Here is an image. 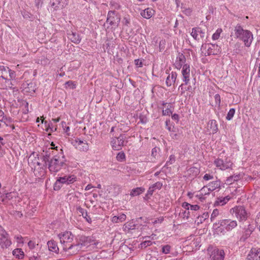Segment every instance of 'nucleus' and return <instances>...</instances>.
<instances>
[{"label": "nucleus", "mask_w": 260, "mask_h": 260, "mask_svg": "<svg viewBox=\"0 0 260 260\" xmlns=\"http://www.w3.org/2000/svg\"><path fill=\"white\" fill-rule=\"evenodd\" d=\"M182 74L183 77V81L185 84H187L189 81L190 68L186 64H184L182 68Z\"/></svg>", "instance_id": "nucleus-17"}, {"label": "nucleus", "mask_w": 260, "mask_h": 260, "mask_svg": "<svg viewBox=\"0 0 260 260\" xmlns=\"http://www.w3.org/2000/svg\"><path fill=\"white\" fill-rule=\"evenodd\" d=\"M74 145L76 148L81 151L86 152L89 149V145L86 141H82L77 138L74 141Z\"/></svg>", "instance_id": "nucleus-10"}, {"label": "nucleus", "mask_w": 260, "mask_h": 260, "mask_svg": "<svg viewBox=\"0 0 260 260\" xmlns=\"http://www.w3.org/2000/svg\"><path fill=\"white\" fill-rule=\"evenodd\" d=\"M127 223L128 224L129 229L134 230L135 229L136 225L134 223V222L133 221L129 222H127Z\"/></svg>", "instance_id": "nucleus-56"}, {"label": "nucleus", "mask_w": 260, "mask_h": 260, "mask_svg": "<svg viewBox=\"0 0 260 260\" xmlns=\"http://www.w3.org/2000/svg\"><path fill=\"white\" fill-rule=\"evenodd\" d=\"M15 72L9 69L8 67L5 68L4 66H0V81L1 80L10 78H15Z\"/></svg>", "instance_id": "nucleus-7"}, {"label": "nucleus", "mask_w": 260, "mask_h": 260, "mask_svg": "<svg viewBox=\"0 0 260 260\" xmlns=\"http://www.w3.org/2000/svg\"><path fill=\"white\" fill-rule=\"evenodd\" d=\"M209 191H208V186H205L201 190V195L203 196L204 194L205 195L208 194H209Z\"/></svg>", "instance_id": "nucleus-42"}, {"label": "nucleus", "mask_w": 260, "mask_h": 260, "mask_svg": "<svg viewBox=\"0 0 260 260\" xmlns=\"http://www.w3.org/2000/svg\"><path fill=\"white\" fill-rule=\"evenodd\" d=\"M88 259V257H86V256H82L80 257L79 260H87Z\"/></svg>", "instance_id": "nucleus-64"}, {"label": "nucleus", "mask_w": 260, "mask_h": 260, "mask_svg": "<svg viewBox=\"0 0 260 260\" xmlns=\"http://www.w3.org/2000/svg\"><path fill=\"white\" fill-rule=\"evenodd\" d=\"M201 50L202 53L207 56L219 53L221 52V48L216 44H205L202 45Z\"/></svg>", "instance_id": "nucleus-2"}, {"label": "nucleus", "mask_w": 260, "mask_h": 260, "mask_svg": "<svg viewBox=\"0 0 260 260\" xmlns=\"http://www.w3.org/2000/svg\"><path fill=\"white\" fill-rule=\"evenodd\" d=\"M175 160V156L174 155H171L170 156V161H171V164L172 162H174Z\"/></svg>", "instance_id": "nucleus-63"}, {"label": "nucleus", "mask_w": 260, "mask_h": 260, "mask_svg": "<svg viewBox=\"0 0 260 260\" xmlns=\"http://www.w3.org/2000/svg\"><path fill=\"white\" fill-rule=\"evenodd\" d=\"M255 222H256L257 226L258 227V228L260 230V213L257 216V217L255 219Z\"/></svg>", "instance_id": "nucleus-54"}, {"label": "nucleus", "mask_w": 260, "mask_h": 260, "mask_svg": "<svg viewBox=\"0 0 260 260\" xmlns=\"http://www.w3.org/2000/svg\"><path fill=\"white\" fill-rule=\"evenodd\" d=\"M117 147H116L115 146V148H116L117 150H119L121 149V147L123 146L124 145V136L122 135H120L119 137L117 138Z\"/></svg>", "instance_id": "nucleus-33"}, {"label": "nucleus", "mask_w": 260, "mask_h": 260, "mask_svg": "<svg viewBox=\"0 0 260 260\" xmlns=\"http://www.w3.org/2000/svg\"><path fill=\"white\" fill-rule=\"evenodd\" d=\"M116 159L119 161H122L125 159V155L123 152H119L116 155Z\"/></svg>", "instance_id": "nucleus-36"}, {"label": "nucleus", "mask_w": 260, "mask_h": 260, "mask_svg": "<svg viewBox=\"0 0 260 260\" xmlns=\"http://www.w3.org/2000/svg\"><path fill=\"white\" fill-rule=\"evenodd\" d=\"M230 213L240 221L246 220L247 213L245 208L242 206H236L230 210Z\"/></svg>", "instance_id": "nucleus-5"}, {"label": "nucleus", "mask_w": 260, "mask_h": 260, "mask_svg": "<svg viewBox=\"0 0 260 260\" xmlns=\"http://www.w3.org/2000/svg\"><path fill=\"white\" fill-rule=\"evenodd\" d=\"M243 35L241 40L244 42L246 46L249 47L253 40L252 33L249 30H246Z\"/></svg>", "instance_id": "nucleus-13"}, {"label": "nucleus", "mask_w": 260, "mask_h": 260, "mask_svg": "<svg viewBox=\"0 0 260 260\" xmlns=\"http://www.w3.org/2000/svg\"><path fill=\"white\" fill-rule=\"evenodd\" d=\"M34 173L36 177L38 178L42 177L45 175V170L43 167L38 169L36 166H35Z\"/></svg>", "instance_id": "nucleus-28"}, {"label": "nucleus", "mask_w": 260, "mask_h": 260, "mask_svg": "<svg viewBox=\"0 0 260 260\" xmlns=\"http://www.w3.org/2000/svg\"><path fill=\"white\" fill-rule=\"evenodd\" d=\"M96 242L91 237L82 236L79 239V242L78 244H75L76 247L75 250H73V253H76L79 251L82 247H87L90 245H95Z\"/></svg>", "instance_id": "nucleus-3"}, {"label": "nucleus", "mask_w": 260, "mask_h": 260, "mask_svg": "<svg viewBox=\"0 0 260 260\" xmlns=\"http://www.w3.org/2000/svg\"><path fill=\"white\" fill-rule=\"evenodd\" d=\"M220 224L221 226H225L227 231L232 230L237 225L236 221L228 219L222 220Z\"/></svg>", "instance_id": "nucleus-14"}, {"label": "nucleus", "mask_w": 260, "mask_h": 260, "mask_svg": "<svg viewBox=\"0 0 260 260\" xmlns=\"http://www.w3.org/2000/svg\"><path fill=\"white\" fill-rule=\"evenodd\" d=\"M235 109H234V108L231 109L229 110V111L227 114L226 119L228 120H230L231 119H232V118L233 117V116L235 114Z\"/></svg>", "instance_id": "nucleus-37"}, {"label": "nucleus", "mask_w": 260, "mask_h": 260, "mask_svg": "<svg viewBox=\"0 0 260 260\" xmlns=\"http://www.w3.org/2000/svg\"><path fill=\"white\" fill-rule=\"evenodd\" d=\"M171 247L169 245H166L162 247L161 252L165 254H168L170 252Z\"/></svg>", "instance_id": "nucleus-38"}, {"label": "nucleus", "mask_w": 260, "mask_h": 260, "mask_svg": "<svg viewBox=\"0 0 260 260\" xmlns=\"http://www.w3.org/2000/svg\"><path fill=\"white\" fill-rule=\"evenodd\" d=\"M93 188V186H92L91 184H88L87 185L86 187H85V190H90V189L92 188Z\"/></svg>", "instance_id": "nucleus-62"}, {"label": "nucleus", "mask_w": 260, "mask_h": 260, "mask_svg": "<svg viewBox=\"0 0 260 260\" xmlns=\"http://www.w3.org/2000/svg\"><path fill=\"white\" fill-rule=\"evenodd\" d=\"M161 186L162 185L160 183L157 182L154 184L152 186H154V188H155L156 187H157V188H160Z\"/></svg>", "instance_id": "nucleus-59"}, {"label": "nucleus", "mask_w": 260, "mask_h": 260, "mask_svg": "<svg viewBox=\"0 0 260 260\" xmlns=\"http://www.w3.org/2000/svg\"><path fill=\"white\" fill-rule=\"evenodd\" d=\"M68 38L72 42L75 43H79L80 41L79 35L75 32H72L68 34Z\"/></svg>", "instance_id": "nucleus-25"}, {"label": "nucleus", "mask_w": 260, "mask_h": 260, "mask_svg": "<svg viewBox=\"0 0 260 260\" xmlns=\"http://www.w3.org/2000/svg\"><path fill=\"white\" fill-rule=\"evenodd\" d=\"M14 78H10V77L7 79H5L1 81L0 83L2 84L3 86V88L7 89V88H13V84L11 81Z\"/></svg>", "instance_id": "nucleus-23"}, {"label": "nucleus", "mask_w": 260, "mask_h": 260, "mask_svg": "<svg viewBox=\"0 0 260 260\" xmlns=\"http://www.w3.org/2000/svg\"><path fill=\"white\" fill-rule=\"evenodd\" d=\"M6 120H7V117L5 115L4 112L0 110V121L5 122Z\"/></svg>", "instance_id": "nucleus-46"}, {"label": "nucleus", "mask_w": 260, "mask_h": 260, "mask_svg": "<svg viewBox=\"0 0 260 260\" xmlns=\"http://www.w3.org/2000/svg\"><path fill=\"white\" fill-rule=\"evenodd\" d=\"M214 163L217 168H219L222 170L231 168L233 165V163L230 160H228V159H226L225 161H224L221 159L217 158L214 160Z\"/></svg>", "instance_id": "nucleus-9"}, {"label": "nucleus", "mask_w": 260, "mask_h": 260, "mask_svg": "<svg viewBox=\"0 0 260 260\" xmlns=\"http://www.w3.org/2000/svg\"><path fill=\"white\" fill-rule=\"evenodd\" d=\"M13 254L19 259L22 258L24 256V253L22 249L20 248H17L14 249L13 251Z\"/></svg>", "instance_id": "nucleus-31"}, {"label": "nucleus", "mask_w": 260, "mask_h": 260, "mask_svg": "<svg viewBox=\"0 0 260 260\" xmlns=\"http://www.w3.org/2000/svg\"><path fill=\"white\" fill-rule=\"evenodd\" d=\"M39 158H35L34 162V167L36 166L38 169H40V168H42L41 167V164L38 161Z\"/></svg>", "instance_id": "nucleus-48"}, {"label": "nucleus", "mask_w": 260, "mask_h": 260, "mask_svg": "<svg viewBox=\"0 0 260 260\" xmlns=\"http://www.w3.org/2000/svg\"><path fill=\"white\" fill-rule=\"evenodd\" d=\"M240 179V175H234L228 177L226 180V183L229 184H232L234 182L237 181Z\"/></svg>", "instance_id": "nucleus-29"}, {"label": "nucleus", "mask_w": 260, "mask_h": 260, "mask_svg": "<svg viewBox=\"0 0 260 260\" xmlns=\"http://www.w3.org/2000/svg\"><path fill=\"white\" fill-rule=\"evenodd\" d=\"M219 215V211L218 209H214L211 215V220L212 221L215 218H216Z\"/></svg>", "instance_id": "nucleus-44"}, {"label": "nucleus", "mask_w": 260, "mask_h": 260, "mask_svg": "<svg viewBox=\"0 0 260 260\" xmlns=\"http://www.w3.org/2000/svg\"><path fill=\"white\" fill-rule=\"evenodd\" d=\"M159 151V148L156 147L153 148L152 150V155L154 157H156Z\"/></svg>", "instance_id": "nucleus-45"}, {"label": "nucleus", "mask_w": 260, "mask_h": 260, "mask_svg": "<svg viewBox=\"0 0 260 260\" xmlns=\"http://www.w3.org/2000/svg\"><path fill=\"white\" fill-rule=\"evenodd\" d=\"M144 191V189L142 187H137L133 189L131 192L130 195L131 196H137L140 194Z\"/></svg>", "instance_id": "nucleus-30"}, {"label": "nucleus", "mask_w": 260, "mask_h": 260, "mask_svg": "<svg viewBox=\"0 0 260 260\" xmlns=\"http://www.w3.org/2000/svg\"><path fill=\"white\" fill-rule=\"evenodd\" d=\"M47 245L49 250L55 253H57L58 252L59 248L57 246L56 243L54 240L48 241Z\"/></svg>", "instance_id": "nucleus-24"}, {"label": "nucleus", "mask_w": 260, "mask_h": 260, "mask_svg": "<svg viewBox=\"0 0 260 260\" xmlns=\"http://www.w3.org/2000/svg\"><path fill=\"white\" fill-rule=\"evenodd\" d=\"M123 229L124 231H128V230H130V229H129V226H128V224L126 223L125 224H124V225H123Z\"/></svg>", "instance_id": "nucleus-61"}, {"label": "nucleus", "mask_w": 260, "mask_h": 260, "mask_svg": "<svg viewBox=\"0 0 260 260\" xmlns=\"http://www.w3.org/2000/svg\"><path fill=\"white\" fill-rule=\"evenodd\" d=\"M76 181V177L74 175L64 176L58 178L54 184V189L59 190L63 184H70Z\"/></svg>", "instance_id": "nucleus-6"}, {"label": "nucleus", "mask_w": 260, "mask_h": 260, "mask_svg": "<svg viewBox=\"0 0 260 260\" xmlns=\"http://www.w3.org/2000/svg\"><path fill=\"white\" fill-rule=\"evenodd\" d=\"M154 186H150L148 190V193L149 194H152L154 190Z\"/></svg>", "instance_id": "nucleus-57"}, {"label": "nucleus", "mask_w": 260, "mask_h": 260, "mask_svg": "<svg viewBox=\"0 0 260 260\" xmlns=\"http://www.w3.org/2000/svg\"><path fill=\"white\" fill-rule=\"evenodd\" d=\"M66 85H68L71 88L74 89L75 88L76 85L72 81H69L66 83Z\"/></svg>", "instance_id": "nucleus-49"}, {"label": "nucleus", "mask_w": 260, "mask_h": 260, "mask_svg": "<svg viewBox=\"0 0 260 260\" xmlns=\"http://www.w3.org/2000/svg\"><path fill=\"white\" fill-rule=\"evenodd\" d=\"M215 100L216 104H218L219 105L220 103V96L218 94H215Z\"/></svg>", "instance_id": "nucleus-55"}, {"label": "nucleus", "mask_w": 260, "mask_h": 260, "mask_svg": "<svg viewBox=\"0 0 260 260\" xmlns=\"http://www.w3.org/2000/svg\"><path fill=\"white\" fill-rule=\"evenodd\" d=\"M114 15V12L112 11H109L108 15V18L107 19V23H109L110 24L113 23V17L112 15Z\"/></svg>", "instance_id": "nucleus-39"}, {"label": "nucleus", "mask_w": 260, "mask_h": 260, "mask_svg": "<svg viewBox=\"0 0 260 260\" xmlns=\"http://www.w3.org/2000/svg\"><path fill=\"white\" fill-rule=\"evenodd\" d=\"M207 130L210 134H215L218 131L217 124L216 120H211L207 124Z\"/></svg>", "instance_id": "nucleus-19"}, {"label": "nucleus", "mask_w": 260, "mask_h": 260, "mask_svg": "<svg viewBox=\"0 0 260 260\" xmlns=\"http://www.w3.org/2000/svg\"><path fill=\"white\" fill-rule=\"evenodd\" d=\"M191 36L196 40L200 41L206 37V33L200 28H193L191 32Z\"/></svg>", "instance_id": "nucleus-11"}, {"label": "nucleus", "mask_w": 260, "mask_h": 260, "mask_svg": "<svg viewBox=\"0 0 260 260\" xmlns=\"http://www.w3.org/2000/svg\"><path fill=\"white\" fill-rule=\"evenodd\" d=\"M135 63L136 66L138 67H141L143 64L142 60L139 59H136L135 60Z\"/></svg>", "instance_id": "nucleus-53"}, {"label": "nucleus", "mask_w": 260, "mask_h": 260, "mask_svg": "<svg viewBox=\"0 0 260 260\" xmlns=\"http://www.w3.org/2000/svg\"><path fill=\"white\" fill-rule=\"evenodd\" d=\"M162 112L164 115H169L171 113V111L170 109L168 108L165 110H163Z\"/></svg>", "instance_id": "nucleus-58"}, {"label": "nucleus", "mask_w": 260, "mask_h": 260, "mask_svg": "<svg viewBox=\"0 0 260 260\" xmlns=\"http://www.w3.org/2000/svg\"><path fill=\"white\" fill-rule=\"evenodd\" d=\"M154 12L152 9L148 8L143 10L140 14L144 18L149 19L154 14Z\"/></svg>", "instance_id": "nucleus-20"}, {"label": "nucleus", "mask_w": 260, "mask_h": 260, "mask_svg": "<svg viewBox=\"0 0 260 260\" xmlns=\"http://www.w3.org/2000/svg\"><path fill=\"white\" fill-rule=\"evenodd\" d=\"M7 235V234L6 233L5 234H2V236L3 237L2 240L5 241L6 246H10L11 243V241L7 238L6 236Z\"/></svg>", "instance_id": "nucleus-40"}, {"label": "nucleus", "mask_w": 260, "mask_h": 260, "mask_svg": "<svg viewBox=\"0 0 260 260\" xmlns=\"http://www.w3.org/2000/svg\"><path fill=\"white\" fill-rule=\"evenodd\" d=\"M247 259L260 260V248H251L247 256Z\"/></svg>", "instance_id": "nucleus-12"}, {"label": "nucleus", "mask_w": 260, "mask_h": 260, "mask_svg": "<svg viewBox=\"0 0 260 260\" xmlns=\"http://www.w3.org/2000/svg\"><path fill=\"white\" fill-rule=\"evenodd\" d=\"M126 219V215L124 214H121L117 216L115 215V222H122Z\"/></svg>", "instance_id": "nucleus-34"}, {"label": "nucleus", "mask_w": 260, "mask_h": 260, "mask_svg": "<svg viewBox=\"0 0 260 260\" xmlns=\"http://www.w3.org/2000/svg\"><path fill=\"white\" fill-rule=\"evenodd\" d=\"M200 208V207L197 205H191V207L190 208V210L191 211H192V213H193V212L194 211H197Z\"/></svg>", "instance_id": "nucleus-52"}, {"label": "nucleus", "mask_w": 260, "mask_h": 260, "mask_svg": "<svg viewBox=\"0 0 260 260\" xmlns=\"http://www.w3.org/2000/svg\"><path fill=\"white\" fill-rule=\"evenodd\" d=\"M209 217V214L208 212H204L202 215H199L197 217L196 221L198 222V224L202 223L206 219Z\"/></svg>", "instance_id": "nucleus-32"}, {"label": "nucleus", "mask_w": 260, "mask_h": 260, "mask_svg": "<svg viewBox=\"0 0 260 260\" xmlns=\"http://www.w3.org/2000/svg\"><path fill=\"white\" fill-rule=\"evenodd\" d=\"M166 73L169 75L166 79V84L167 86H170L172 84L175 83L177 75L175 72H172L171 73H169L167 71Z\"/></svg>", "instance_id": "nucleus-18"}, {"label": "nucleus", "mask_w": 260, "mask_h": 260, "mask_svg": "<svg viewBox=\"0 0 260 260\" xmlns=\"http://www.w3.org/2000/svg\"><path fill=\"white\" fill-rule=\"evenodd\" d=\"M64 164L62 159L59 156H55L49 161L48 168L50 172L56 173L61 169Z\"/></svg>", "instance_id": "nucleus-4"}, {"label": "nucleus", "mask_w": 260, "mask_h": 260, "mask_svg": "<svg viewBox=\"0 0 260 260\" xmlns=\"http://www.w3.org/2000/svg\"><path fill=\"white\" fill-rule=\"evenodd\" d=\"M58 237L60 239V246L64 251L68 250H75V245L72 244L74 239V236L70 232H64L58 235Z\"/></svg>", "instance_id": "nucleus-1"}, {"label": "nucleus", "mask_w": 260, "mask_h": 260, "mask_svg": "<svg viewBox=\"0 0 260 260\" xmlns=\"http://www.w3.org/2000/svg\"><path fill=\"white\" fill-rule=\"evenodd\" d=\"M11 214H13L16 218H20L22 216V214L20 212L17 211H13Z\"/></svg>", "instance_id": "nucleus-47"}, {"label": "nucleus", "mask_w": 260, "mask_h": 260, "mask_svg": "<svg viewBox=\"0 0 260 260\" xmlns=\"http://www.w3.org/2000/svg\"><path fill=\"white\" fill-rule=\"evenodd\" d=\"M186 58L183 54L179 53L175 62V66L177 68L180 69L185 63Z\"/></svg>", "instance_id": "nucleus-21"}, {"label": "nucleus", "mask_w": 260, "mask_h": 260, "mask_svg": "<svg viewBox=\"0 0 260 260\" xmlns=\"http://www.w3.org/2000/svg\"><path fill=\"white\" fill-rule=\"evenodd\" d=\"M220 186V182L218 180L213 181L209 183L208 191H213L216 189L219 188Z\"/></svg>", "instance_id": "nucleus-27"}, {"label": "nucleus", "mask_w": 260, "mask_h": 260, "mask_svg": "<svg viewBox=\"0 0 260 260\" xmlns=\"http://www.w3.org/2000/svg\"><path fill=\"white\" fill-rule=\"evenodd\" d=\"M231 198L228 196L224 197H220L217 198L214 202V206H223L225 205L230 200Z\"/></svg>", "instance_id": "nucleus-22"}, {"label": "nucleus", "mask_w": 260, "mask_h": 260, "mask_svg": "<svg viewBox=\"0 0 260 260\" xmlns=\"http://www.w3.org/2000/svg\"><path fill=\"white\" fill-rule=\"evenodd\" d=\"M222 31L221 29H217L216 31L213 35L212 38L213 40H217L221 32Z\"/></svg>", "instance_id": "nucleus-43"}, {"label": "nucleus", "mask_w": 260, "mask_h": 260, "mask_svg": "<svg viewBox=\"0 0 260 260\" xmlns=\"http://www.w3.org/2000/svg\"><path fill=\"white\" fill-rule=\"evenodd\" d=\"M152 242L150 240H146L141 243V248H146L148 246H150L152 244Z\"/></svg>", "instance_id": "nucleus-41"}, {"label": "nucleus", "mask_w": 260, "mask_h": 260, "mask_svg": "<svg viewBox=\"0 0 260 260\" xmlns=\"http://www.w3.org/2000/svg\"><path fill=\"white\" fill-rule=\"evenodd\" d=\"M17 194L16 192L4 193L0 196V199L2 202L7 203L9 201L16 198Z\"/></svg>", "instance_id": "nucleus-15"}, {"label": "nucleus", "mask_w": 260, "mask_h": 260, "mask_svg": "<svg viewBox=\"0 0 260 260\" xmlns=\"http://www.w3.org/2000/svg\"><path fill=\"white\" fill-rule=\"evenodd\" d=\"M77 210L80 216H82L88 222L91 221V218L88 216L87 212L84 209L79 206L77 208Z\"/></svg>", "instance_id": "nucleus-26"}, {"label": "nucleus", "mask_w": 260, "mask_h": 260, "mask_svg": "<svg viewBox=\"0 0 260 260\" xmlns=\"http://www.w3.org/2000/svg\"><path fill=\"white\" fill-rule=\"evenodd\" d=\"M209 252L211 251L210 260H223L224 257V252L223 250H219L217 248L208 249Z\"/></svg>", "instance_id": "nucleus-8"}, {"label": "nucleus", "mask_w": 260, "mask_h": 260, "mask_svg": "<svg viewBox=\"0 0 260 260\" xmlns=\"http://www.w3.org/2000/svg\"><path fill=\"white\" fill-rule=\"evenodd\" d=\"M182 206L185 209V210H189L190 208L191 207V205L188 203L184 202L182 204Z\"/></svg>", "instance_id": "nucleus-50"}, {"label": "nucleus", "mask_w": 260, "mask_h": 260, "mask_svg": "<svg viewBox=\"0 0 260 260\" xmlns=\"http://www.w3.org/2000/svg\"><path fill=\"white\" fill-rule=\"evenodd\" d=\"M203 179L205 180H206V181H208V180H211V179H213V175H211L210 174H206L204 176Z\"/></svg>", "instance_id": "nucleus-51"}, {"label": "nucleus", "mask_w": 260, "mask_h": 260, "mask_svg": "<svg viewBox=\"0 0 260 260\" xmlns=\"http://www.w3.org/2000/svg\"><path fill=\"white\" fill-rule=\"evenodd\" d=\"M123 229L124 231H128V230H130V229H129V226H128V224L126 223L125 224H124V225H123Z\"/></svg>", "instance_id": "nucleus-60"}, {"label": "nucleus", "mask_w": 260, "mask_h": 260, "mask_svg": "<svg viewBox=\"0 0 260 260\" xmlns=\"http://www.w3.org/2000/svg\"><path fill=\"white\" fill-rule=\"evenodd\" d=\"M191 212L189 210H183L180 212L179 215L183 218L188 219L190 215Z\"/></svg>", "instance_id": "nucleus-35"}, {"label": "nucleus", "mask_w": 260, "mask_h": 260, "mask_svg": "<svg viewBox=\"0 0 260 260\" xmlns=\"http://www.w3.org/2000/svg\"><path fill=\"white\" fill-rule=\"evenodd\" d=\"M246 30L243 29L242 27L239 24H237L234 29V33L232 34L231 36H235V38H238L239 39H241L242 37L244 36V34Z\"/></svg>", "instance_id": "nucleus-16"}]
</instances>
